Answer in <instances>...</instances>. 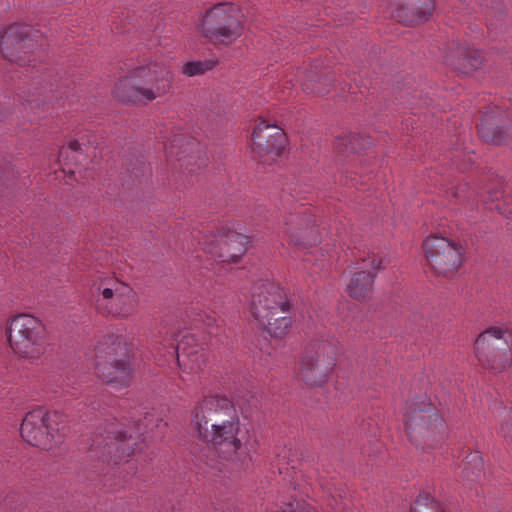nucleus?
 <instances>
[{
  "label": "nucleus",
  "mask_w": 512,
  "mask_h": 512,
  "mask_svg": "<svg viewBox=\"0 0 512 512\" xmlns=\"http://www.w3.org/2000/svg\"><path fill=\"white\" fill-rule=\"evenodd\" d=\"M393 16L404 24L426 21L433 10V0H394Z\"/></svg>",
  "instance_id": "dca6fc26"
},
{
  "label": "nucleus",
  "mask_w": 512,
  "mask_h": 512,
  "mask_svg": "<svg viewBox=\"0 0 512 512\" xmlns=\"http://www.w3.org/2000/svg\"><path fill=\"white\" fill-rule=\"evenodd\" d=\"M311 92L313 93H317L319 95H324L326 94L328 91L327 90H324V89H320V88H312L311 89Z\"/></svg>",
  "instance_id": "393cba45"
},
{
  "label": "nucleus",
  "mask_w": 512,
  "mask_h": 512,
  "mask_svg": "<svg viewBox=\"0 0 512 512\" xmlns=\"http://www.w3.org/2000/svg\"><path fill=\"white\" fill-rule=\"evenodd\" d=\"M428 266L438 276L453 278L463 264L464 249L452 239L437 234L428 235L422 243Z\"/></svg>",
  "instance_id": "6e6552de"
},
{
  "label": "nucleus",
  "mask_w": 512,
  "mask_h": 512,
  "mask_svg": "<svg viewBox=\"0 0 512 512\" xmlns=\"http://www.w3.org/2000/svg\"><path fill=\"white\" fill-rule=\"evenodd\" d=\"M405 427L411 441L433 447L447 434L444 418L427 397L413 399L405 413Z\"/></svg>",
  "instance_id": "20e7f679"
},
{
  "label": "nucleus",
  "mask_w": 512,
  "mask_h": 512,
  "mask_svg": "<svg viewBox=\"0 0 512 512\" xmlns=\"http://www.w3.org/2000/svg\"><path fill=\"white\" fill-rule=\"evenodd\" d=\"M190 428L200 442L229 456L241 450L248 434L234 404L218 395L204 396L194 404Z\"/></svg>",
  "instance_id": "f257e3e1"
},
{
  "label": "nucleus",
  "mask_w": 512,
  "mask_h": 512,
  "mask_svg": "<svg viewBox=\"0 0 512 512\" xmlns=\"http://www.w3.org/2000/svg\"><path fill=\"white\" fill-rule=\"evenodd\" d=\"M68 148L72 151H78L80 149V144L78 141L73 140V141L69 142Z\"/></svg>",
  "instance_id": "b1692460"
},
{
  "label": "nucleus",
  "mask_w": 512,
  "mask_h": 512,
  "mask_svg": "<svg viewBox=\"0 0 512 512\" xmlns=\"http://www.w3.org/2000/svg\"><path fill=\"white\" fill-rule=\"evenodd\" d=\"M174 74L163 61L149 60L135 66L113 84L112 96L124 104L152 102L172 90Z\"/></svg>",
  "instance_id": "f03ea898"
},
{
  "label": "nucleus",
  "mask_w": 512,
  "mask_h": 512,
  "mask_svg": "<svg viewBox=\"0 0 512 512\" xmlns=\"http://www.w3.org/2000/svg\"><path fill=\"white\" fill-rule=\"evenodd\" d=\"M339 348L332 341L314 343L306 351L299 367V378L309 386L321 387L332 375L338 360Z\"/></svg>",
  "instance_id": "0eeeda50"
},
{
  "label": "nucleus",
  "mask_w": 512,
  "mask_h": 512,
  "mask_svg": "<svg viewBox=\"0 0 512 512\" xmlns=\"http://www.w3.org/2000/svg\"><path fill=\"white\" fill-rule=\"evenodd\" d=\"M384 269L383 259L371 255L363 259L361 270L354 273L347 284V293L357 300L366 299L373 291L376 274Z\"/></svg>",
  "instance_id": "ddd939ff"
},
{
  "label": "nucleus",
  "mask_w": 512,
  "mask_h": 512,
  "mask_svg": "<svg viewBox=\"0 0 512 512\" xmlns=\"http://www.w3.org/2000/svg\"><path fill=\"white\" fill-rule=\"evenodd\" d=\"M286 136L283 130L260 119L255 124L251 135L252 151L263 161L275 160L284 150Z\"/></svg>",
  "instance_id": "f8f14e48"
},
{
  "label": "nucleus",
  "mask_w": 512,
  "mask_h": 512,
  "mask_svg": "<svg viewBox=\"0 0 512 512\" xmlns=\"http://www.w3.org/2000/svg\"><path fill=\"white\" fill-rule=\"evenodd\" d=\"M93 287L98 292V307L109 315L128 318L138 307L137 293L127 284L114 278L95 281Z\"/></svg>",
  "instance_id": "9d476101"
},
{
  "label": "nucleus",
  "mask_w": 512,
  "mask_h": 512,
  "mask_svg": "<svg viewBox=\"0 0 512 512\" xmlns=\"http://www.w3.org/2000/svg\"><path fill=\"white\" fill-rule=\"evenodd\" d=\"M304 89H305V90H309L310 88L308 87V85H307V84H305V85H304Z\"/></svg>",
  "instance_id": "cd10ccee"
},
{
  "label": "nucleus",
  "mask_w": 512,
  "mask_h": 512,
  "mask_svg": "<svg viewBox=\"0 0 512 512\" xmlns=\"http://www.w3.org/2000/svg\"><path fill=\"white\" fill-rule=\"evenodd\" d=\"M245 16L233 2H219L207 8L199 17L198 34L214 45L229 46L244 33Z\"/></svg>",
  "instance_id": "7ed1b4c3"
},
{
  "label": "nucleus",
  "mask_w": 512,
  "mask_h": 512,
  "mask_svg": "<svg viewBox=\"0 0 512 512\" xmlns=\"http://www.w3.org/2000/svg\"><path fill=\"white\" fill-rule=\"evenodd\" d=\"M441 512H445V511H441Z\"/></svg>",
  "instance_id": "c85d7f7f"
},
{
  "label": "nucleus",
  "mask_w": 512,
  "mask_h": 512,
  "mask_svg": "<svg viewBox=\"0 0 512 512\" xmlns=\"http://www.w3.org/2000/svg\"><path fill=\"white\" fill-rule=\"evenodd\" d=\"M248 242L246 236L239 233H230L225 238H221L217 246L204 244L203 249L210 254L235 261L246 252Z\"/></svg>",
  "instance_id": "a211bd4d"
},
{
  "label": "nucleus",
  "mask_w": 512,
  "mask_h": 512,
  "mask_svg": "<svg viewBox=\"0 0 512 512\" xmlns=\"http://www.w3.org/2000/svg\"><path fill=\"white\" fill-rule=\"evenodd\" d=\"M7 337L10 348L21 358L34 361L46 352L45 325L31 314L12 317L8 322Z\"/></svg>",
  "instance_id": "39448f33"
},
{
  "label": "nucleus",
  "mask_w": 512,
  "mask_h": 512,
  "mask_svg": "<svg viewBox=\"0 0 512 512\" xmlns=\"http://www.w3.org/2000/svg\"><path fill=\"white\" fill-rule=\"evenodd\" d=\"M281 231L292 244H305L317 241L314 218L306 213H289L283 217Z\"/></svg>",
  "instance_id": "2eb2a0df"
},
{
  "label": "nucleus",
  "mask_w": 512,
  "mask_h": 512,
  "mask_svg": "<svg viewBox=\"0 0 512 512\" xmlns=\"http://www.w3.org/2000/svg\"><path fill=\"white\" fill-rule=\"evenodd\" d=\"M474 353L485 368L501 372L512 364V338L506 329L491 327L477 337Z\"/></svg>",
  "instance_id": "1a4fd4ad"
},
{
  "label": "nucleus",
  "mask_w": 512,
  "mask_h": 512,
  "mask_svg": "<svg viewBox=\"0 0 512 512\" xmlns=\"http://www.w3.org/2000/svg\"><path fill=\"white\" fill-rule=\"evenodd\" d=\"M495 208L498 209L504 215H508L512 212L511 209H502L499 205H496Z\"/></svg>",
  "instance_id": "a878e982"
},
{
  "label": "nucleus",
  "mask_w": 512,
  "mask_h": 512,
  "mask_svg": "<svg viewBox=\"0 0 512 512\" xmlns=\"http://www.w3.org/2000/svg\"><path fill=\"white\" fill-rule=\"evenodd\" d=\"M64 417L55 411L37 408L28 412L21 424V437L31 446L48 450L62 439Z\"/></svg>",
  "instance_id": "423d86ee"
},
{
  "label": "nucleus",
  "mask_w": 512,
  "mask_h": 512,
  "mask_svg": "<svg viewBox=\"0 0 512 512\" xmlns=\"http://www.w3.org/2000/svg\"><path fill=\"white\" fill-rule=\"evenodd\" d=\"M210 67L207 63L201 61L187 62L182 67V73L186 76L200 75L206 72Z\"/></svg>",
  "instance_id": "4be33fe9"
},
{
  "label": "nucleus",
  "mask_w": 512,
  "mask_h": 512,
  "mask_svg": "<svg viewBox=\"0 0 512 512\" xmlns=\"http://www.w3.org/2000/svg\"><path fill=\"white\" fill-rule=\"evenodd\" d=\"M31 34L32 29L28 25H11L0 35V53L11 62L21 61L20 54L34 46Z\"/></svg>",
  "instance_id": "4468645a"
},
{
  "label": "nucleus",
  "mask_w": 512,
  "mask_h": 512,
  "mask_svg": "<svg viewBox=\"0 0 512 512\" xmlns=\"http://www.w3.org/2000/svg\"><path fill=\"white\" fill-rule=\"evenodd\" d=\"M498 434L512 444V410L505 409L504 420L499 427Z\"/></svg>",
  "instance_id": "5701e85b"
},
{
  "label": "nucleus",
  "mask_w": 512,
  "mask_h": 512,
  "mask_svg": "<svg viewBox=\"0 0 512 512\" xmlns=\"http://www.w3.org/2000/svg\"><path fill=\"white\" fill-rule=\"evenodd\" d=\"M177 359L181 368V378L183 381H192L206 364V355L202 349H186V343L181 342L177 348Z\"/></svg>",
  "instance_id": "f3484780"
},
{
  "label": "nucleus",
  "mask_w": 512,
  "mask_h": 512,
  "mask_svg": "<svg viewBox=\"0 0 512 512\" xmlns=\"http://www.w3.org/2000/svg\"><path fill=\"white\" fill-rule=\"evenodd\" d=\"M291 302L282 287L273 282H265L254 287L251 314L258 320L269 314L291 310Z\"/></svg>",
  "instance_id": "9b49d317"
},
{
  "label": "nucleus",
  "mask_w": 512,
  "mask_h": 512,
  "mask_svg": "<svg viewBox=\"0 0 512 512\" xmlns=\"http://www.w3.org/2000/svg\"><path fill=\"white\" fill-rule=\"evenodd\" d=\"M102 377L114 388L127 387L133 378V368L129 359L114 360L102 370Z\"/></svg>",
  "instance_id": "6ab92c4d"
},
{
  "label": "nucleus",
  "mask_w": 512,
  "mask_h": 512,
  "mask_svg": "<svg viewBox=\"0 0 512 512\" xmlns=\"http://www.w3.org/2000/svg\"><path fill=\"white\" fill-rule=\"evenodd\" d=\"M476 62H477V61H476V59H473V62H472V63H470V67H471V68H476V66H477V63H476Z\"/></svg>",
  "instance_id": "bb28decb"
},
{
  "label": "nucleus",
  "mask_w": 512,
  "mask_h": 512,
  "mask_svg": "<svg viewBox=\"0 0 512 512\" xmlns=\"http://www.w3.org/2000/svg\"><path fill=\"white\" fill-rule=\"evenodd\" d=\"M478 131L481 138L486 142L500 144L503 140L502 130L489 120H482Z\"/></svg>",
  "instance_id": "412c9836"
},
{
  "label": "nucleus",
  "mask_w": 512,
  "mask_h": 512,
  "mask_svg": "<svg viewBox=\"0 0 512 512\" xmlns=\"http://www.w3.org/2000/svg\"><path fill=\"white\" fill-rule=\"evenodd\" d=\"M257 321L272 337L281 338L292 326L291 310L272 313L267 318H260Z\"/></svg>",
  "instance_id": "aec40b11"
}]
</instances>
